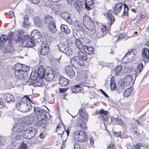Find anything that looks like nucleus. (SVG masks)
Wrapping results in <instances>:
<instances>
[{
  "mask_svg": "<svg viewBox=\"0 0 149 149\" xmlns=\"http://www.w3.org/2000/svg\"><path fill=\"white\" fill-rule=\"evenodd\" d=\"M31 34L33 38L28 35L21 36L19 38V42L22 43V46L25 47H33L35 46L33 39L35 40L40 39L42 37L41 33L37 29L32 31Z\"/></svg>",
  "mask_w": 149,
  "mask_h": 149,
  "instance_id": "f257e3e1",
  "label": "nucleus"
},
{
  "mask_svg": "<svg viewBox=\"0 0 149 149\" xmlns=\"http://www.w3.org/2000/svg\"><path fill=\"white\" fill-rule=\"evenodd\" d=\"M29 67L25 65L17 63L13 66L15 77L20 79L26 80L28 79L29 75L28 72L29 70Z\"/></svg>",
  "mask_w": 149,
  "mask_h": 149,
  "instance_id": "f03ea898",
  "label": "nucleus"
},
{
  "mask_svg": "<svg viewBox=\"0 0 149 149\" xmlns=\"http://www.w3.org/2000/svg\"><path fill=\"white\" fill-rule=\"evenodd\" d=\"M30 99L28 96H25L19 99L16 103L17 109L20 111L25 113L27 112L32 109L30 103Z\"/></svg>",
  "mask_w": 149,
  "mask_h": 149,
  "instance_id": "7ed1b4c3",
  "label": "nucleus"
},
{
  "mask_svg": "<svg viewBox=\"0 0 149 149\" xmlns=\"http://www.w3.org/2000/svg\"><path fill=\"white\" fill-rule=\"evenodd\" d=\"M37 132V130L35 127H29L23 132V136L27 139H31L34 137Z\"/></svg>",
  "mask_w": 149,
  "mask_h": 149,
  "instance_id": "20e7f679",
  "label": "nucleus"
},
{
  "mask_svg": "<svg viewBox=\"0 0 149 149\" xmlns=\"http://www.w3.org/2000/svg\"><path fill=\"white\" fill-rule=\"evenodd\" d=\"M54 69L53 71L49 68H47L45 70V77L47 81H50L52 80L54 78L55 76L54 74L56 75L58 74L59 73V70L58 69Z\"/></svg>",
  "mask_w": 149,
  "mask_h": 149,
  "instance_id": "39448f33",
  "label": "nucleus"
},
{
  "mask_svg": "<svg viewBox=\"0 0 149 149\" xmlns=\"http://www.w3.org/2000/svg\"><path fill=\"white\" fill-rule=\"evenodd\" d=\"M34 111L36 115L40 116V118H43L45 120H49L52 117L48 112L40 108H35L34 107Z\"/></svg>",
  "mask_w": 149,
  "mask_h": 149,
  "instance_id": "423d86ee",
  "label": "nucleus"
},
{
  "mask_svg": "<svg viewBox=\"0 0 149 149\" xmlns=\"http://www.w3.org/2000/svg\"><path fill=\"white\" fill-rule=\"evenodd\" d=\"M56 46L61 52L68 56L72 54L73 52L72 49L63 43H60L57 44Z\"/></svg>",
  "mask_w": 149,
  "mask_h": 149,
  "instance_id": "0eeeda50",
  "label": "nucleus"
},
{
  "mask_svg": "<svg viewBox=\"0 0 149 149\" xmlns=\"http://www.w3.org/2000/svg\"><path fill=\"white\" fill-rule=\"evenodd\" d=\"M84 21L85 27L86 28L91 32H95L96 29L95 25L92 19L90 17H87L86 20L84 19Z\"/></svg>",
  "mask_w": 149,
  "mask_h": 149,
  "instance_id": "6e6552de",
  "label": "nucleus"
},
{
  "mask_svg": "<svg viewBox=\"0 0 149 149\" xmlns=\"http://www.w3.org/2000/svg\"><path fill=\"white\" fill-rule=\"evenodd\" d=\"M87 136L85 132L80 131L76 133L74 139L77 141L84 142L86 140Z\"/></svg>",
  "mask_w": 149,
  "mask_h": 149,
  "instance_id": "1a4fd4ad",
  "label": "nucleus"
},
{
  "mask_svg": "<svg viewBox=\"0 0 149 149\" xmlns=\"http://www.w3.org/2000/svg\"><path fill=\"white\" fill-rule=\"evenodd\" d=\"M79 58L77 56H74L70 60L72 65L75 68L77 69H81L84 65V64L79 62Z\"/></svg>",
  "mask_w": 149,
  "mask_h": 149,
  "instance_id": "9d476101",
  "label": "nucleus"
},
{
  "mask_svg": "<svg viewBox=\"0 0 149 149\" xmlns=\"http://www.w3.org/2000/svg\"><path fill=\"white\" fill-rule=\"evenodd\" d=\"M65 70L67 74L70 78H72L74 77L75 72L72 66H66L65 67Z\"/></svg>",
  "mask_w": 149,
  "mask_h": 149,
  "instance_id": "9b49d317",
  "label": "nucleus"
},
{
  "mask_svg": "<svg viewBox=\"0 0 149 149\" xmlns=\"http://www.w3.org/2000/svg\"><path fill=\"white\" fill-rule=\"evenodd\" d=\"M123 5L122 3H116L113 8L114 14L117 15L119 13L122 9Z\"/></svg>",
  "mask_w": 149,
  "mask_h": 149,
  "instance_id": "f8f14e48",
  "label": "nucleus"
},
{
  "mask_svg": "<svg viewBox=\"0 0 149 149\" xmlns=\"http://www.w3.org/2000/svg\"><path fill=\"white\" fill-rule=\"evenodd\" d=\"M44 21L45 24L49 26L55 22L53 17L50 15H47L45 17Z\"/></svg>",
  "mask_w": 149,
  "mask_h": 149,
  "instance_id": "ddd939ff",
  "label": "nucleus"
},
{
  "mask_svg": "<svg viewBox=\"0 0 149 149\" xmlns=\"http://www.w3.org/2000/svg\"><path fill=\"white\" fill-rule=\"evenodd\" d=\"M78 113L80 116L84 119H86L88 117V115L85 108H83L79 109Z\"/></svg>",
  "mask_w": 149,
  "mask_h": 149,
  "instance_id": "4468645a",
  "label": "nucleus"
},
{
  "mask_svg": "<svg viewBox=\"0 0 149 149\" xmlns=\"http://www.w3.org/2000/svg\"><path fill=\"white\" fill-rule=\"evenodd\" d=\"M65 129L63 124H58L56 128V131L58 134L61 137L63 135Z\"/></svg>",
  "mask_w": 149,
  "mask_h": 149,
  "instance_id": "2eb2a0df",
  "label": "nucleus"
},
{
  "mask_svg": "<svg viewBox=\"0 0 149 149\" xmlns=\"http://www.w3.org/2000/svg\"><path fill=\"white\" fill-rule=\"evenodd\" d=\"M26 83L29 85H32L34 86H41L42 83L41 80H38L37 79L30 82L29 81H26Z\"/></svg>",
  "mask_w": 149,
  "mask_h": 149,
  "instance_id": "dca6fc26",
  "label": "nucleus"
},
{
  "mask_svg": "<svg viewBox=\"0 0 149 149\" xmlns=\"http://www.w3.org/2000/svg\"><path fill=\"white\" fill-rule=\"evenodd\" d=\"M59 83L61 86H67L68 84V80L63 77L60 76L59 77Z\"/></svg>",
  "mask_w": 149,
  "mask_h": 149,
  "instance_id": "f3484780",
  "label": "nucleus"
},
{
  "mask_svg": "<svg viewBox=\"0 0 149 149\" xmlns=\"http://www.w3.org/2000/svg\"><path fill=\"white\" fill-rule=\"evenodd\" d=\"M3 97L4 100L7 103L14 101L15 98L14 97L10 94L6 93L4 95Z\"/></svg>",
  "mask_w": 149,
  "mask_h": 149,
  "instance_id": "a211bd4d",
  "label": "nucleus"
},
{
  "mask_svg": "<svg viewBox=\"0 0 149 149\" xmlns=\"http://www.w3.org/2000/svg\"><path fill=\"white\" fill-rule=\"evenodd\" d=\"M8 41L10 42V40H8L7 37L5 35H2L0 37V49L1 48L3 47V45L6 42Z\"/></svg>",
  "mask_w": 149,
  "mask_h": 149,
  "instance_id": "6ab92c4d",
  "label": "nucleus"
},
{
  "mask_svg": "<svg viewBox=\"0 0 149 149\" xmlns=\"http://www.w3.org/2000/svg\"><path fill=\"white\" fill-rule=\"evenodd\" d=\"M37 73L39 78L42 79L45 77V70L42 66L39 67Z\"/></svg>",
  "mask_w": 149,
  "mask_h": 149,
  "instance_id": "aec40b11",
  "label": "nucleus"
},
{
  "mask_svg": "<svg viewBox=\"0 0 149 149\" xmlns=\"http://www.w3.org/2000/svg\"><path fill=\"white\" fill-rule=\"evenodd\" d=\"M38 76H39L37 71L32 72L31 74L30 78H29L28 79H26V81H29V82H31L32 81L37 79ZM25 83H26V81H25Z\"/></svg>",
  "mask_w": 149,
  "mask_h": 149,
  "instance_id": "412c9836",
  "label": "nucleus"
},
{
  "mask_svg": "<svg viewBox=\"0 0 149 149\" xmlns=\"http://www.w3.org/2000/svg\"><path fill=\"white\" fill-rule=\"evenodd\" d=\"M24 127L22 124H17L13 128V132H21L24 129Z\"/></svg>",
  "mask_w": 149,
  "mask_h": 149,
  "instance_id": "4be33fe9",
  "label": "nucleus"
},
{
  "mask_svg": "<svg viewBox=\"0 0 149 149\" xmlns=\"http://www.w3.org/2000/svg\"><path fill=\"white\" fill-rule=\"evenodd\" d=\"M84 4V2L77 1L76 2L74 5L77 10L78 11H80L83 8Z\"/></svg>",
  "mask_w": 149,
  "mask_h": 149,
  "instance_id": "5701e85b",
  "label": "nucleus"
},
{
  "mask_svg": "<svg viewBox=\"0 0 149 149\" xmlns=\"http://www.w3.org/2000/svg\"><path fill=\"white\" fill-rule=\"evenodd\" d=\"M87 17H85L83 19V22H82L81 21H75L74 22V24L76 26H77L78 28L81 29H83L84 26H85V24L84 22V20H86Z\"/></svg>",
  "mask_w": 149,
  "mask_h": 149,
  "instance_id": "b1692460",
  "label": "nucleus"
},
{
  "mask_svg": "<svg viewBox=\"0 0 149 149\" xmlns=\"http://www.w3.org/2000/svg\"><path fill=\"white\" fill-rule=\"evenodd\" d=\"M14 50L13 47L10 44L6 45L4 47L3 52L4 53L12 52Z\"/></svg>",
  "mask_w": 149,
  "mask_h": 149,
  "instance_id": "393cba45",
  "label": "nucleus"
},
{
  "mask_svg": "<svg viewBox=\"0 0 149 149\" xmlns=\"http://www.w3.org/2000/svg\"><path fill=\"white\" fill-rule=\"evenodd\" d=\"M107 13L108 20L109 21V24L111 25L114 22L115 20V18L112 15L111 10L108 11Z\"/></svg>",
  "mask_w": 149,
  "mask_h": 149,
  "instance_id": "a878e982",
  "label": "nucleus"
},
{
  "mask_svg": "<svg viewBox=\"0 0 149 149\" xmlns=\"http://www.w3.org/2000/svg\"><path fill=\"white\" fill-rule=\"evenodd\" d=\"M61 17L68 23H70L71 21V19L70 18V15L68 13L64 12L61 14Z\"/></svg>",
  "mask_w": 149,
  "mask_h": 149,
  "instance_id": "bb28decb",
  "label": "nucleus"
},
{
  "mask_svg": "<svg viewBox=\"0 0 149 149\" xmlns=\"http://www.w3.org/2000/svg\"><path fill=\"white\" fill-rule=\"evenodd\" d=\"M75 44L77 47L80 49H83L85 45L80 40V39L76 38L75 40Z\"/></svg>",
  "mask_w": 149,
  "mask_h": 149,
  "instance_id": "cd10ccee",
  "label": "nucleus"
},
{
  "mask_svg": "<svg viewBox=\"0 0 149 149\" xmlns=\"http://www.w3.org/2000/svg\"><path fill=\"white\" fill-rule=\"evenodd\" d=\"M79 60H82L86 61L87 59V55L86 54L81 51H79L78 53Z\"/></svg>",
  "mask_w": 149,
  "mask_h": 149,
  "instance_id": "c85d7f7f",
  "label": "nucleus"
},
{
  "mask_svg": "<svg viewBox=\"0 0 149 149\" xmlns=\"http://www.w3.org/2000/svg\"><path fill=\"white\" fill-rule=\"evenodd\" d=\"M49 50V48L47 47L46 46L42 45L40 51V54L43 55H46L48 53Z\"/></svg>",
  "mask_w": 149,
  "mask_h": 149,
  "instance_id": "c756f323",
  "label": "nucleus"
},
{
  "mask_svg": "<svg viewBox=\"0 0 149 149\" xmlns=\"http://www.w3.org/2000/svg\"><path fill=\"white\" fill-rule=\"evenodd\" d=\"M41 120H40L36 123V125L37 127L42 126V127H45L46 125V121L43 118H41Z\"/></svg>",
  "mask_w": 149,
  "mask_h": 149,
  "instance_id": "7c9ffc66",
  "label": "nucleus"
},
{
  "mask_svg": "<svg viewBox=\"0 0 149 149\" xmlns=\"http://www.w3.org/2000/svg\"><path fill=\"white\" fill-rule=\"evenodd\" d=\"M93 4V0H86L85 3V8L87 10H89L91 9L90 6H91Z\"/></svg>",
  "mask_w": 149,
  "mask_h": 149,
  "instance_id": "2f4dec72",
  "label": "nucleus"
},
{
  "mask_svg": "<svg viewBox=\"0 0 149 149\" xmlns=\"http://www.w3.org/2000/svg\"><path fill=\"white\" fill-rule=\"evenodd\" d=\"M34 22L35 25L37 27H41L42 26V20L38 17H35Z\"/></svg>",
  "mask_w": 149,
  "mask_h": 149,
  "instance_id": "473e14b6",
  "label": "nucleus"
},
{
  "mask_svg": "<svg viewBox=\"0 0 149 149\" xmlns=\"http://www.w3.org/2000/svg\"><path fill=\"white\" fill-rule=\"evenodd\" d=\"M77 120L78 123L80 125V126L82 127L83 130H85L87 129L85 123L81 118H78Z\"/></svg>",
  "mask_w": 149,
  "mask_h": 149,
  "instance_id": "72a5a7b5",
  "label": "nucleus"
},
{
  "mask_svg": "<svg viewBox=\"0 0 149 149\" xmlns=\"http://www.w3.org/2000/svg\"><path fill=\"white\" fill-rule=\"evenodd\" d=\"M83 49L86 53L88 54H91L94 51L93 47H87L86 45L84 46V48Z\"/></svg>",
  "mask_w": 149,
  "mask_h": 149,
  "instance_id": "f704fd0d",
  "label": "nucleus"
},
{
  "mask_svg": "<svg viewBox=\"0 0 149 149\" xmlns=\"http://www.w3.org/2000/svg\"><path fill=\"white\" fill-rule=\"evenodd\" d=\"M49 29L50 31L52 33H55L57 31L55 23L50 24L48 26Z\"/></svg>",
  "mask_w": 149,
  "mask_h": 149,
  "instance_id": "c9c22d12",
  "label": "nucleus"
},
{
  "mask_svg": "<svg viewBox=\"0 0 149 149\" xmlns=\"http://www.w3.org/2000/svg\"><path fill=\"white\" fill-rule=\"evenodd\" d=\"M121 82L120 88L121 89H126L130 86V84L129 83V82H127V81H125L123 79L122 81V82Z\"/></svg>",
  "mask_w": 149,
  "mask_h": 149,
  "instance_id": "e433bc0d",
  "label": "nucleus"
},
{
  "mask_svg": "<svg viewBox=\"0 0 149 149\" xmlns=\"http://www.w3.org/2000/svg\"><path fill=\"white\" fill-rule=\"evenodd\" d=\"M61 31L65 33L68 34L70 32V31L66 25L62 24L61 26Z\"/></svg>",
  "mask_w": 149,
  "mask_h": 149,
  "instance_id": "4c0bfd02",
  "label": "nucleus"
},
{
  "mask_svg": "<svg viewBox=\"0 0 149 149\" xmlns=\"http://www.w3.org/2000/svg\"><path fill=\"white\" fill-rule=\"evenodd\" d=\"M106 26H104L103 27V28H101L100 31V33L101 34L100 36L99 34L97 33V36L98 38L104 37V35H106Z\"/></svg>",
  "mask_w": 149,
  "mask_h": 149,
  "instance_id": "58836bf2",
  "label": "nucleus"
},
{
  "mask_svg": "<svg viewBox=\"0 0 149 149\" xmlns=\"http://www.w3.org/2000/svg\"><path fill=\"white\" fill-rule=\"evenodd\" d=\"M81 88L79 85H76L73 86L72 88V91L74 93H77L79 92L81 90Z\"/></svg>",
  "mask_w": 149,
  "mask_h": 149,
  "instance_id": "ea45409f",
  "label": "nucleus"
},
{
  "mask_svg": "<svg viewBox=\"0 0 149 149\" xmlns=\"http://www.w3.org/2000/svg\"><path fill=\"white\" fill-rule=\"evenodd\" d=\"M133 91V89L132 88H128L126 90L124 93V95L125 97H127L132 94Z\"/></svg>",
  "mask_w": 149,
  "mask_h": 149,
  "instance_id": "a19ab883",
  "label": "nucleus"
},
{
  "mask_svg": "<svg viewBox=\"0 0 149 149\" xmlns=\"http://www.w3.org/2000/svg\"><path fill=\"white\" fill-rule=\"evenodd\" d=\"M142 54L143 56L146 58H148L149 57V50L147 48H144L142 50Z\"/></svg>",
  "mask_w": 149,
  "mask_h": 149,
  "instance_id": "79ce46f5",
  "label": "nucleus"
},
{
  "mask_svg": "<svg viewBox=\"0 0 149 149\" xmlns=\"http://www.w3.org/2000/svg\"><path fill=\"white\" fill-rule=\"evenodd\" d=\"M25 120H27V122L29 124L33 122L35 119V117L33 115L29 116L28 117L26 118Z\"/></svg>",
  "mask_w": 149,
  "mask_h": 149,
  "instance_id": "37998d69",
  "label": "nucleus"
},
{
  "mask_svg": "<svg viewBox=\"0 0 149 149\" xmlns=\"http://www.w3.org/2000/svg\"><path fill=\"white\" fill-rule=\"evenodd\" d=\"M100 116L102 117L104 121L105 120L106 115L108 114V112L107 111L104 110L103 109L100 110Z\"/></svg>",
  "mask_w": 149,
  "mask_h": 149,
  "instance_id": "c03bdc74",
  "label": "nucleus"
},
{
  "mask_svg": "<svg viewBox=\"0 0 149 149\" xmlns=\"http://www.w3.org/2000/svg\"><path fill=\"white\" fill-rule=\"evenodd\" d=\"M122 67L119 65L116 67L115 69V75L118 76L120 74V72L122 70Z\"/></svg>",
  "mask_w": 149,
  "mask_h": 149,
  "instance_id": "a18cd8bd",
  "label": "nucleus"
},
{
  "mask_svg": "<svg viewBox=\"0 0 149 149\" xmlns=\"http://www.w3.org/2000/svg\"><path fill=\"white\" fill-rule=\"evenodd\" d=\"M21 138V135L17 134H13L12 135V138L13 140L12 142H14V141H15L16 140L19 139Z\"/></svg>",
  "mask_w": 149,
  "mask_h": 149,
  "instance_id": "49530a36",
  "label": "nucleus"
},
{
  "mask_svg": "<svg viewBox=\"0 0 149 149\" xmlns=\"http://www.w3.org/2000/svg\"><path fill=\"white\" fill-rule=\"evenodd\" d=\"M123 79L124 80V81H127V82H129V83L130 84V83L132 81V78L131 75H128L127 76H125Z\"/></svg>",
  "mask_w": 149,
  "mask_h": 149,
  "instance_id": "de8ad7c7",
  "label": "nucleus"
},
{
  "mask_svg": "<svg viewBox=\"0 0 149 149\" xmlns=\"http://www.w3.org/2000/svg\"><path fill=\"white\" fill-rule=\"evenodd\" d=\"M133 149H148L147 147H144L140 144H136L133 147Z\"/></svg>",
  "mask_w": 149,
  "mask_h": 149,
  "instance_id": "09e8293b",
  "label": "nucleus"
},
{
  "mask_svg": "<svg viewBox=\"0 0 149 149\" xmlns=\"http://www.w3.org/2000/svg\"><path fill=\"white\" fill-rule=\"evenodd\" d=\"M125 73H130L133 71V68L132 67H129V66H127L125 68Z\"/></svg>",
  "mask_w": 149,
  "mask_h": 149,
  "instance_id": "8fccbe9b",
  "label": "nucleus"
},
{
  "mask_svg": "<svg viewBox=\"0 0 149 149\" xmlns=\"http://www.w3.org/2000/svg\"><path fill=\"white\" fill-rule=\"evenodd\" d=\"M128 7L125 4H124V11L123 13L124 15L125 16H127L128 13L127 12L128 11Z\"/></svg>",
  "mask_w": 149,
  "mask_h": 149,
  "instance_id": "3c124183",
  "label": "nucleus"
},
{
  "mask_svg": "<svg viewBox=\"0 0 149 149\" xmlns=\"http://www.w3.org/2000/svg\"><path fill=\"white\" fill-rule=\"evenodd\" d=\"M112 80L111 79V81L110 87L111 89L114 90L116 87L115 83V81H112Z\"/></svg>",
  "mask_w": 149,
  "mask_h": 149,
  "instance_id": "603ef678",
  "label": "nucleus"
},
{
  "mask_svg": "<svg viewBox=\"0 0 149 149\" xmlns=\"http://www.w3.org/2000/svg\"><path fill=\"white\" fill-rule=\"evenodd\" d=\"M143 68V64L142 63L139 64L137 67V69L139 70V72H140Z\"/></svg>",
  "mask_w": 149,
  "mask_h": 149,
  "instance_id": "864d4df0",
  "label": "nucleus"
},
{
  "mask_svg": "<svg viewBox=\"0 0 149 149\" xmlns=\"http://www.w3.org/2000/svg\"><path fill=\"white\" fill-rule=\"evenodd\" d=\"M23 26L24 27V28H27L29 27L30 26L28 22H24L23 23Z\"/></svg>",
  "mask_w": 149,
  "mask_h": 149,
  "instance_id": "5fc2aeb1",
  "label": "nucleus"
},
{
  "mask_svg": "<svg viewBox=\"0 0 149 149\" xmlns=\"http://www.w3.org/2000/svg\"><path fill=\"white\" fill-rule=\"evenodd\" d=\"M26 144L23 143L20 146L19 149H26Z\"/></svg>",
  "mask_w": 149,
  "mask_h": 149,
  "instance_id": "6e6d98bb",
  "label": "nucleus"
},
{
  "mask_svg": "<svg viewBox=\"0 0 149 149\" xmlns=\"http://www.w3.org/2000/svg\"><path fill=\"white\" fill-rule=\"evenodd\" d=\"M29 22V18L27 15H25L24 16V21L23 23L24 22Z\"/></svg>",
  "mask_w": 149,
  "mask_h": 149,
  "instance_id": "4d7b16f0",
  "label": "nucleus"
},
{
  "mask_svg": "<svg viewBox=\"0 0 149 149\" xmlns=\"http://www.w3.org/2000/svg\"><path fill=\"white\" fill-rule=\"evenodd\" d=\"M146 13L145 11L142 12L140 15V17L142 18H144L146 17Z\"/></svg>",
  "mask_w": 149,
  "mask_h": 149,
  "instance_id": "13d9d810",
  "label": "nucleus"
},
{
  "mask_svg": "<svg viewBox=\"0 0 149 149\" xmlns=\"http://www.w3.org/2000/svg\"><path fill=\"white\" fill-rule=\"evenodd\" d=\"M107 147L110 149H113L114 148V146L113 143H111Z\"/></svg>",
  "mask_w": 149,
  "mask_h": 149,
  "instance_id": "bf43d9fd",
  "label": "nucleus"
},
{
  "mask_svg": "<svg viewBox=\"0 0 149 149\" xmlns=\"http://www.w3.org/2000/svg\"><path fill=\"white\" fill-rule=\"evenodd\" d=\"M100 92L102 93L104 95V96L105 97H108V95L103 90H102L101 89H100Z\"/></svg>",
  "mask_w": 149,
  "mask_h": 149,
  "instance_id": "052dcab7",
  "label": "nucleus"
},
{
  "mask_svg": "<svg viewBox=\"0 0 149 149\" xmlns=\"http://www.w3.org/2000/svg\"><path fill=\"white\" fill-rule=\"evenodd\" d=\"M67 89H65V88H60L59 89L60 92L61 93H64Z\"/></svg>",
  "mask_w": 149,
  "mask_h": 149,
  "instance_id": "680f3d73",
  "label": "nucleus"
},
{
  "mask_svg": "<svg viewBox=\"0 0 149 149\" xmlns=\"http://www.w3.org/2000/svg\"><path fill=\"white\" fill-rule=\"evenodd\" d=\"M31 2L34 4H37L40 1V0H31Z\"/></svg>",
  "mask_w": 149,
  "mask_h": 149,
  "instance_id": "e2e57ef3",
  "label": "nucleus"
},
{
  "mask_svg": "<svg viewBox=\"0 0 149 149\" xmlns=\"http://www.w3.org/2000/svg\"><path fill=\"white\" fill-rule=\"evenodd\" d=\"M114 135L118 137L120 136L121 135V133L119 132H115Z\"/></svg>",
  "mask_w": 149,
  "mask_h": 149,
  "instance_id": "0e129e2a",
  "label": "nucleus"
},
{
  "mask_svg": "<svg viewBox=\"0 0 149 149\" xmlns=\"http://www.w3.org/2000/svg\"><path fill=\"white\" fill-rule=\"evenodd\" d=\"M116 120L120 122H123V121L121 120V118L119 117H117L116 118Z\"/></svg>",
  "mask_w": 149,
  "mask_h": 149,
  "instance_id": "69168bd1",
  "label": "nucleus"
},
{
  "mask_svg": "<svg viewBox=\"0 0 149 149\" xmlns=\"http://www.w3.org/2000/svg\"><path fill=\"white\" fill-rule=\"evenodd\" d=\"M61 56H60V57L58 58H56L55 60L58 63H60V60L61 59Z\"/></svg>",
  "mask_w": 149,
  "mask_h": 149,
  "instance_id": "338daca9",
  "label": "nucleus"
},
{
  "mask_svg": "<svg viewBox=\"0 0 149 149\" xmlns=\"http://www.w3.org/2000/svg\"><path fill=\"white\" fill-rule=\"evenodd\" d=\"M9 14L12 17H13L14 16V14L13 11L10 10L9 12Z\"/></svg>",
  "mask_w": 149,
  "mask_h": 149,
  "instance_id": "774afa93",
  "label": "nucleus"
}]
</instances>
